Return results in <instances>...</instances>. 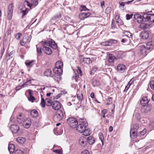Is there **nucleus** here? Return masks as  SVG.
I'll return each mask as SVG.
<instances>
[{
  "label": "nucleus",
  "mask_w": 154,
  "mask_h": 154,
  "mask_svg": "<svg viewBox=\"0 0 154 154\" xmlns=\"http://www.w3.org/2000/svg\"><path fill=\"white\" fill-rule=\"evenodd\" d=\"M53 71L54 74H60L63 72V69H60L55 66L54 69Z\"/></svg>",
  "instance_id": "5701e85b"
},
{
  "label": "nucleus",
  "mask_w": 154,
  "mask_h": 154,
  "mask_svg": "<svg viewBox=\"0 0 154 154\" xmlns=\"http://www.w3.org/2000/svg\"><path fill=\"white\" fill-rule=\"evenodd\" d=\"M149 102L147 97H143L140 100V103L143 106H146Z\"/></svg>",
  "instance_id": "f3484780"
},
{
  "label": "nucleus",
  "mask_w": 154,
  "mask_h": 154,
  "mask_svg": "<svg viewBox=\"0 0 154 154\" xmlns=\"http://www.w3.org/2000/svg\"><path fill=\"white\" fill-rule=\"evenodd\" d=\"M53 78L54 80L57 82L60 81L61 78L60 74H54L53 76Z\"/></svg>",
  "instance_id": "cd10ccee"
},
{
  "label": "nucleus",
  "mask_w": 154,
  "mask_h": 154,
  "mask_svg": "<svg viewBox=\"0 0 154 154\" xmlns=\"http://www.w3.org/2000/svg\"><path fill=\"white\" fill-rule=\"evenodd\" d=\"M133 15L132 14H131V15H129L128 14H127L126 15V19L127 20H129L132 18V17Z\"/></svg>",
  "instance_id": "bf43d9fd"
},
{
  "label": "nucleus",
  "mask_w": 154,
  "mask_h": 154,
  "mask_svg": "<svg viewBox=\"0 0 154 154\" xmlns=\"http://www.w3.org/2000/svg\"><path fill=\"white\" fill-rule=\"evenodd\" d=\"M109 46L111 45L112 44H116L117 43V41L116 40L110 39L107 41Z\"/></svg>",
  "instance_id": "7c9ffc66"
},
{
  "label": "nucleus",
  "mask_w": 154,
  "mask_h": 154,
  "mask_svg": "<svg viewBox=\"0 0 154 154\" xmlns=\"http://www.w3.org/2000/svg\"><path fill=\"white\" fill-rule=\"evenodd\" d=\"M125 37H127L128 38H132V34H131L130 32L128 31H126L125 32Z\"/></svg>",
  "instance_id": "79ce46f5"
},
{
  "label": "nucleus",
  "mask_w": 154,
  "mask_h": 154,
  "mask_svg": "<svg viewBox=\"0 0 154 154\" xmlns=\"http://www.w3.org/2000/svg\"><path fill=\"white\" fill-rule=\"evenodd\" d=\"M107 112V110L105 109L103 110L102 111L101 113L103 118H105V114Z\"/></svg>",
  "instance_id": "603ef678"
},
{
  "label": "nucleus",
  "mask_w": 154,
  "mask_h": 154,
  "mask_svg": "<svg viewBox=\"0 0 154 154\" xmlns=\"http://www.w3.org/2000/svg\"><path fill=\"white\" fill-rule=\"evenodd\" d=\"M30 114L32 117L36 118L38 116V113L36 110L33 109L31 111Z\"/></svg>",
  "instance_id": "bb28decb"
},
{
  "label": "nucleus",
  "mask_w": 154,
  "mask_h": 154,
  "mask_svg": "<svg viewBox=\"0 0 154 154\" xmlns=\"http://www.w3.org/2000/svg\"><path fill=\"white\" fill-rule=\"evenodd\" d=\"M26 119L23 114H20L17 117V121L19 123H23Z\"/></svg>",
  "instance_id": "9b49d317"
},
{
  "label": "nucleus",
  "mask_w": 154,
  "mask_h": 154,
  "mask_svg": "<svg viewBox=\"0 0 154 154\" xmlns=\"http://www.w3.org/2000/svg\"><path fill=\"white\" fill-rule=\"evenodd\" d=\"M81 154H90L89 152L87 150H84L81 153Z\"/></svg>",
  "instance_id": "69168bd1"
},
{
  "label": "nucleus",
  "mask_w": 154,
  "mask_h": 154,
  "mask_svg": "<svg viewBox=\"0 0 154 154\" xmlns=\"http://www.w3.org/2000/svg\"><path fill=\"white\" fill-rule=\"evenodd\" d=\"M10 128L13 133H17L19 131L20 128L18 125L16 124L11 125Z\"/></svg>",
  "instance_id": "ddd939ff"
},
{
  "label": "nucleus",
  "mask_w": 154,
  "mask_h": 154,
  "mask_svg": "<svg viewBox=\"0 0 154 154\" xmlns=\"http://www.w3.org/2000/svg\"><path fill=\"white\" fill-rule=\"evenodd\" d=\"M91 14V13L89 12H82L79 14V17L81 20H84L89 17Z\"/></svg>",
  "instance_id": "f8f14e48"
},
{
  "label": "nucleus",
  "mask_w": 154,
  "mask_h": 154,
  "mask_svg": "<svg viewBox=\"0 0 154 154\" xmlns=\"http://www.w3.org/2000/svg\"><path fill=\"white\" fill-rule=\"evenodd\" d=\"M8 149L11 153H13L15 150L14 145L12 144H9Z\"/></svg>",
  "instance_id": "393cba45"
},
{
  "label": "nucleus",
  "mask_w": 154,
  "mask_h": 154,
  "mask_svg": "<svg viewBox=\"0 0 154 154\" xmlns=\"http://www.w3.org/2000/svg\"><path fill=\"white\" fill-rule=\"evenodd\" d=\"M139 51L138 52L139 56H142L143 57L145 56L147 54V50L148 49L146 46L142 45L138 46Z\"/></svg>",
  "instance_id": "7ed1b4c3"
},
{
  "label": "nucleus",
  "mask_w": 154,
  "mask_h": 154,
  "mask_svg": "<svg viewBox=\"0 0 154 154\" xmlns=\"http://www.w3.org/2000/svg\"><path fill=\"white\" fill-rule=\"evenodd\" d=\"M51 106L53 109L57 110H59V109L61 107L60 103L56 101H54L52 102Z\"/></svg>",
  "instance_id": "4468645a"
},
{
  "label": "nucleus",
  "mask_w": 154,
  "mask_h": 154,
  "mask_svg": "<svg viewBox=\"0 0 154 154\" xmlns=\"http://www.w3.org/2000/svg\"><path fill=\"white\" fill-rule=\"evenodd\" d=\"M33 60L31 61H27L25 62L26 65L27 66H29L31 65V64L33 62Z\"/></svg>",
  "instance_id": "052dcab7"
},
{
  "label": "nucleus",
  "mask_w": 154,
  "mask_h": 154,
  "mask_svg": "<svg viewBox=\"0 0 154 154\" xmlns=\"http://www.w3.org/2000/svg\"><path fill=\"white\" fill-rule=\"evenodd\" d=\"M116 57L113 55L111 54L109 55L108 61L109 63H112L115 59Z\"/></svg>",
  "instance_id": "473e14b6"
},
{
  "label": "nucleus",
  "mask_w": 154,
  "mask_h": 154,
  "mask_svg": "<svg viewBox=\"0 0 154 154\" xmlns=\"http://www.w3.org/2000/svg\"><path fill=\"white\" fill-rule=\"evenodd\" d=\"M138 128V125L137 124H135L133 125V129L131 130H133V131H136Z\"/></svg>",
  "instance_id": "8fccbe9b"
},
{
  "label": "nucleus",
  "mask_w": 154,
  "mask_h": 154,
  "mask_svg": "<svg viewBox=\"0 0 154 154\" xmlns=\"http://www.w3.org/2000/svg\"><path fill=\"white\" fill-rule=\"evenodd\" d=\"M146 47L148 50H152L153 48V46L152 45V42H149L147 43Z\"/></svg>",
  "instance_id": "e433bc0d"
},
{
  "label": "nucleus",
  "mask_w": 154,
  "mask_h": 154,
  "mask_svg": "<svg viewBox=\"0 0 154 154\" xmlns=\"http://www.w3.org/2000/svg\"><path fill=\"white\" fill-rule=\"evenodd\" d=\"M15 154H24V152L20 149L16 150L15 152Z\"/></svg>",
  "instance_id": "3c124183"
},
{
  "label": "nucleus",
  "mask_w": 154,
  "mask_h": 154,
  "mask_svg": "<svg viewBox=\"0 0 154 154\" xmlns=\"http://www.w3.org/2000/svg\"><path fill=\"white\" fill-rule=\"evenodd\" d=\"M21 13L22 14V17L23 18V17L26 15V14L28 13V8H23L22 9H21Z\"/></svg>",
  "instance_id": "4be33fe9"
},
{
  "label": "nucleus",
  "mask_w": 154,
  "mask_h": 154,
  "mask_svg": "<svg viewBox=\"0 0 154 154\" xmlns=\"http://www.w3.org/2000/svg\"><path fill=\"white\" fill-rule=\"evenodd\" d=\"M79 144L82 147L86 146L87 143V138L85 136L80 137L79 140Z\"/></svg>",
  "instance_id": "9d476101"
},
{
  "label": "nucleus",
  "mask_w": 154,
  "mask_h": 154,
  "mask_svg": "<svg viewBox=\"0 0 154 154\" xmlns=\"http://www.w3.org/2000/svg\"><path fill=\"white\" fill-rule=\"evenodd\" d=\"M131 40H132V38L125 36V38L122 39L121 42L122 43H125L126 45H128L131 43Z\"/></svg>",
  "instance_id": "aec40b11"
},
{
  "label": "nucleus",
  "mask_w": 154,
  "mask_h": 154,
  "mask_svg": "<svg viewBox=\"0 0 154 154\" xmlns=\"http://www.w3.org/2000/svg\"><path fill=\"white\" fill-rule=\"evenodd\" d=\"M134 78H132V79H131L130 81L129 82L128 84V85H129V86H131L133 82L134 81Z\"/></svg>",
  "instance_id": "680f3d73"
},
{
  "label": "nucleus",
  "mask_w": 154,
  "mask_h": 154,
  "mask_svg": "<svg viewBox=\"0 0 154 154\" xmlns=\"http://www.w3.org/2000/svg\"><path fill=\"white\" fill-rule=\"evenodd\" d=\"M53 152L56 153L61 154V151L60 149H56L53 150Z\"/></svg>",
  "instance_id": "0e129e2a"
},
{
  "label": "nucleus",
  "mask_w": 154,
  "mask_h": 154,
  "mask_svg": "<svg viewBox=\"0 0 154 154\" xmlns=\"http://www.w3.org/2000/svg\"><path fill=\"white\" fill-rule=\"evenodd\" d=\"M23 88L22 86V85L21 86H19L16 87V89L17 91H18Z\"/></svg>",
  "instance_id": "774afa93"
},
{
  "label": "nucleus",
  "mask_w": 154,
  "mask_h": 154,
  "mask_svg": "<svg viewBox=\"0 0 154 154\" xmlns=\"http://www.w3.org/2000/svg\"><path fill=\"white\" fill-rule=\"evenodd\" d=\"M111 26L112 28H114L115 27V21L113 19L112 20V21Z\"/></svg>",
  "instance_id": "338daca9"
},
{
  "label": "nucleus",
  "mask_w": 154,
  "mask_h": 154,
  "mask_svg": "<svg viewBox=\"0 0 154 154\" xmlns=\"http://www.w3.org/2000/svg\"><path fill=\"white\" fill-rule=\"evenodd\" d=\"M17 141L18 143L23 144L25 141V139L23 137H19L17 138Z\"/></svg>",
  "instance_id": "72a5a7b5"
},
{
  "label": "nucleus",
  "mask_w": 154,
  "mask_h": 154,
  "mask_svg": "<svg viewBox=\"0 0 154 154\" xmlns=\"http://www.w3.org/2000/svg\"><path fill=\"white\" fill-rule=\"evenodd\" d=\"M82 133H83V134L85 136H87L89 135L91 133V131L89 129H85L84 131Z\"/></svg>",
  "instance_id": "c9c22d12"
},
{
  "label": "nucleus",
  "mask_w": 154,
  "mask_h": 154,
  "mask_svg": "<svg viewBox=\"0 0 154 154\" xmlns=\"http://www.w3.org/2000/svg\"><path fill=\"white\" fill-rule=\"evenodd\" d=\"M74 75L72 77V79L73 80H75L76 82H77L78 79L79 77V74L80 75H82V72L80 68L78 67V69L73 70Z\"/></svg>",
  "instance_id": "39448f33"
},
{
  "label": "nucleus",
  "mask_w": 154,
  "mask_h": 154,
  "mask_svg": "<svg viewBox=\"0 0 154 154\" xmlns=\"http://www.w3.org/2000/svg\"><path fill=\"white\" fill-rule=\"evenodd\" d=\"M63 66V63L60 61H57L55 64V66L59 68L60 69H62Z\"/></svg>",
  "instance_id": "c756f323"
},
{
  "label": "nucleus",
  "mask_w": 154,
  "mask_h": 154,
  "mask_svg": "<svg viewBox=\"0 0 154 154\" xmlns=\"http://www.w3.org/2000/svg\"><path fill=\"white\" fill-rule=\"evenodd\" d=\"M53 71L54 74H60L63 72V69H60L55 66L54 69Z\"/></svg>",
  "instance_id": "b1692460"
},
{
  "label": "nucleus",
  "mask_w": 154,
  "mask_h": 154,
  "mask_svg": "<svg viewBox=\"0 0 154 154\" xmlns=\"http://www.w3.org/2000/svg\"><path fill=\"white\" fill-rule=\"evenodd\" d=\"M67 122L70 126L72 128H75L78 123L77 120L74 117L69 118L67 119Z\"/></svg>",
  "instance_id": "0eeeda50"
},
{
  "label": "nucleus",
  "mask_w": 154,
  "mask_h": 154,
  "mask_svg": "<svg viewBox=\"0 0 154 154\" xmlns=\"http://www.w3.org/2000/svg\"><path fill=\"white\" fill-rule=\"evenodd\" d=\"M42 42V45L43 46V50H44L46 54L48 55L52 54V51L50 48L46 47V46H50L55 49L57 48V45L56 44L55 41L51 39H49L45 41Z\"/></svg>",
  "instance_id": "f257e3e1"
},
{
  "label": "nucleus",
  "mask_w": 154,
  "mask_h": 154,
  "mask_svg": "<svg viewBox=\"0 0 154 154\" xmlns=\"http://www.w3.org/2000/svg\"><path fill=\"white\" fill-rule=\"evenodd\" d=\"M149 34L147 32L143 31L140 34L141 38L143 39H146L147 38Z\"/></svg>",
  "instance_id": "412c9836"
},
{
  "label": "nucleus",
  "mask_w": 154,
  "mask_h": 154,
  "mask_svg": "<svg viewBox=\"0 0 154 154\" xmlns=\"http://www.w3.org/2000/svg\"><path fill=\"white\" fill-rule=\"evenodd\" d=\"M13 8L14 6L12 4H10L8 5L7 17V18L8 20H10L12 18Z\"/></svg>",
  "instance_id": "1a4fd4ad"
},
{
  "label": "nucleus",
  "mask_w": 154,
  "mask_h": 154,
  "mask_svg": "<svg viewBox=\"0 0 154 154\" xmlns=\"http://www.w3.org/2000/svg\"><path fill=\"white\" fill-rule=\"evenodd\" d=\"M29 97L28 98L29 100V101L33 102L34 100H35V99L34 97L32 95L31 93L30 92H29Z\"/></svg>",
  "instance_id": "a18cd8bd"
},
{
  "label": "nucleus",
  "mask_w": 154,
  "mask_h": 154,
  "mask_svg": "<svg viewBox=\"0 0 154 154\" xmlns=\"http://www.w3.org/2000/svg\"><path fill=\"white\" fill-rule=\"evenodd\" d=\"M31 83V80H29L27 81L26 82H25L22 85V86L23 87H26L27 85H28Z\"/></svg>",
  "instance_id": "de8ad7c7"
},
{
  "label": "nucleus",
  "mask_w": 154,
  "mask_h": 154,
  "mask_svg": "<svg viewBox=\"0 0 154 154\" xmlns=\"http://www.w3.org/2000/svg\"><path fill=\"white\" fill-rule=\"evenodd\" d=\"M150 86L151 88L154 90V81H151L150 82Z\"/></svg>",
  "instance_id": "13d9d810"
},
{
  "label": "nucleus",
  "mask_w": 154,
  "mask_h": 154,
  "mask_svg": "<svg viewBox=\"0 0 154 154\" xmlns=\"http://www.w3.org/2000/svg\"><path fill=\"white\" fill-rule=\"evenodd\" d=\"M147 131V130L146 129H144L142 131H140V136H143L145 134Z\"/></svg>",
  "instance_id": "6e6d98bb"
},
{
  "label": "nucleus",
  "mask_w": 154,
  "mask_h": 154,
  "mask_svg": "<svg viewBox=\"0 0 154 154\" xmlns=\"http://www.w3.org/2000/svg\"><path fill=\"white\" fill-rule=\"evenodd\" d=\"M45 101L46 104L47 106H50L52 105V101L50 99H46Z\"/></svg>",
  "instance_id": "ea45409f"
},
{
  "label": "nucleus",
  "mask_w": 154,
  "mask_h": 154,
  "mask_svg": "<svg viewBox=\"0 0 154 154\" xmlns=\"http://www.w3.org/2000/svg\"><path fill=\"white\" fill-rule=\"evenodd\" d=\"M100 84V81L97 80H94L92 82V85L94 87L98 86Z\"/></svg>",
  "instance_id": "f704fd0d"
},
{
  "label": "nucleus",
  "mask_w": 154,
  "mask_h": 154,
  "mask_svg": "<svg viewBox=\"0 0 154 154\" xmlns=\"http://www.w3.org/2000/svg\"><path fill=\"white\" fill-rule=\"evenodd\" d=\"M115 19L116 20V22L118 25L122 24L123 23L120 19L119 18V16H116L115 17Z\"/></svg>",
  "instance_id": "2f4dec72"
},
{
  "label": "nucleus",
  "mask_w": 154,
  "mask_h": 154,
  "mask_svg": "<svg viewBox=\"0 0 154 154\" xmlns=\"http://www.w3.org/2000/svg\"><path fill=\"white\" fill-rule=\"evenodd\" d=\"M22 36V34L20 33H18L16 34L15 35L16 38L17 40H19L21 38Z\"/></svg>",
  "instance_id": "5fc2aeb1"
},
{
  "label": "nucleus",
  "mask_w": 154,
  "mask_h": 154,
  "mask_svg": "<svg viewBox=\"0 0 154 154\" xmlns=\"http://www.w3.org/2000/svg\"><path fill=\"white\" fill-rule=\"evenodd\" d=\"M65 114V112L63 110H58L56 112L54 118L57 121H60L63 119Z\"/></svg>",
  "instance_id": "423d86ee"
},
{
  "label": "nucleus",
  "mask_w": 154,
  "mask_h": 154,
  "mask_svg": "<svg viewBox=\"0 0 154 154\" xmlns=\"http://www.w3.org/2000/svg\"><path fill=\"white\" fill-rule=\"evenodd\" d=\"M23 123L24 127L26 128H28L30 127L31 124V119L30 118H27L25 120V121H24Z\"/></svg>",
  "instance_id": "2eb2a0df"
},
{
  "label": "nucleus",
  "mask_w": 154,
  "mask_h": 154,
  "mask_svg": "<svg viewBox=\"0 0 154 154\" xmlns=\"http://www.w3.org/2000/svg\"><path fill=\"white\" fill-rule=\"evenodd\" d=\"M99 137L101 140L102 145H103L104 143V136L103 134L100 132L99 134Z\"/></svg>",
  "instance_id": "58836bf2"
},
{
  "label": "nucleus",
  "mask_w": 154,
  "mask_h": 154,
  "mask_svg": "<svg viewBox=\"0 0 154 154\" xmlns=\"http://www.w3.org/2000/svg\"><path fill=\"white\" fill-rule=\"evenodd\" d=\"M31 35L25 33L22 40L20 41V45L22 46H24L27 43H29L31 39Z\"/></svg>",
  "instance_id": "20e7f679"
},
{
  "label": "nucleus",
  "mask_w": 154,
  "mask_h": 154,
  "mask_svg": "<svg viewBox=\"0 0 154 154\" xmlns=\"http://www.w3.org/2000/svg\"><path fill=\"white\" fill-rule=\"evenodd\" d=\"M51 74V70L50 69H47L44 72V75L47 76H50Z\"/></svg>",
  "instance_id": "4c0bfd02"
},
{
  "label": "nucleus",
  "mask_w": 154,
  "mask_h": 154,
  "mask_svg": "<svg viewBox=\"0 0 154 154\" xmlns=\"http://www.w3.org/2000/svg\"><path fill=\"white\" fill-rule=\"evenodd\" d=\"M41 106L43 107H44L45 106V105L46 104L45 101V100L43 98H42L41 99V102L40 103Z\"/></svg>",
  "instance_id": "09e8293b"
},
{
  "label": "nucleus",
  "mask_w": 154,
  "mask_h": 154,
  "mask_svg": "<svg viewBox=\"0 0 154 154\" xmlns=\"http://www.w3.org/2000/svg\"><path fill=\"white\" fill-rule=\"evenodd\" d=\"M106 101L107 102V104H110L112 103V99L111 97H109L108 99H107Z\"/></svg>",
  "instance_id": "864d4df0"
},
{
  "label": "nucleus",
  "mask_w": 154,
  "mask_h": 154,
  "mask_svg": "<svg viewBox=\"0 0 154 154\" xmlns=\"http://www.w3.org/2000/svg\"><path fill=\"white\" fill-rule=\"evenodd\" d=\"M61 17V14L59 13V14H58L57 15H56L55 16L53 17L51 19V21H52V20H57V19L60 18Z\"/></svg>",
  "instance_id": "37998d69"
},
{
  "label": "nucleus",
  "mask_w": 154,
  "mask_h": 154,
  "mask_svg": "<svg viewBox=\"0 0 154 154\" xmlns=\"http://www.w3.org/2000/svg\"><path fill=\"white\" fill-rule=\"evenodd\" d=\"M87 142L90 145L93 144L95 142V139L92 136H90L87 138Z\"/></svg>",
  "instance_id": "a878e982"
},
{
  "label": "nucleus",
  "mask_w": 154,
  "mask_h": 154,
  "mask_svg": "<svg viewBox=\"0 0 154 154\" xmlns=\"http://www.w3.org/2000/svg\"><path fill=\"white\" fill-rule=\"evenodd\" d=\"M150 25L146 23H142L140 25L139 27L140 28L144 30L149 28Z\"/></svg>",
  "instance_id": "6ab92c4d"
},
{
  "label": "nucleus",
  "mask_w": 154,
  "mask_h": 154,
  "mask_svg": "<svg viewBox=\"0 0 154 154\" xmlns=\"http://www.w3.org/2000/svg\"><path fill=\"white\" fill-rule=\"evenodd\" d=\"M134 19L136 20L138 23H140L142 21H143V18L142 17L140 14H135L134 15Z\"/></svg>",
  "instance_id": "dca6fc26"
},
{
  "label": "nucleus",
  "mask_w": 154,
  "mask_h": 154,
  "mask_svg": "<svg viewBox=\"0 0 154 154\" xmlns=\"http://www.w3.org/2000/svg\"><path fill=\"white\" fill-rule=\"evenodd\" d=\"M36 46L37 48L36 51L37 52V56H40L41 55L42 52V48H38L37 47V45H36Z\"/></svg>",
  "instance_id": "49530a36"
},
{
  "label": "nucleus",
  "mask_w": 154,
  "mask_h": 154,
  "mask_svg": "<svg viewBox=\"0 0 154 154\" xmlns=\"http://www.w3.org/2000/svg\"><path fill=\"white\" fill-rule=\"evenodd\" d=\"M154 17V14L147 13L144 14L143 15V21L152 22Z\"/></svg>",
  "instance_id": "6e6552de"
},
{
  "label": "nucleus",
  "mask_w": 154,
  "mask_h": 154,
  "mask_svg": "<svg viewBox=\"0 0 154 154\" xmlns=\"http://www.w3.org/2000/svg\"><path fill=\"white\" fill-rule=\"evenodd\" d=\"M135 131H133V130H131L130 131V136L132 139L135 138L137 136V133L135 132Z\"/></svg>",
  "instance_id": "c85d7f7f"
},
{
  "label": "nucleus",
  "mask_w": 154,
  "mask_h": 154,
  "mask_svg": "<svg viewBox=\"0 0 154 154\" xmlns=\"http://www.w3.org/2000/svg\"><path fill=\"white\" fill-rule=\"evenodd\" d=\"M83 97V95L82 94H78L77 95V98L79 100H81Z\"/></svg>",
  "instance_id": "e2e57ef3"
},
{
  "label": "nucleus",
  "mask_w": 154,
  "mask_h": 154,
  "mask_svg": "<svg viewBox=\"0 0 154 154\" xmlns=\"http://www.w3.org/2000/svg\"><path fill=\"white\" fill-rule=\"evenodd\" d=\"M100 44L102 46H109V45L108 44V42L107 41L101 42Z\"/></svg>",
  "instance_id": "4d7b16f0"
},
{
  "label": "nucleus",
  "mask_w": 154,
  "mask_h": 154,
  "mask_svg": "<svg viewBox=\"0 0 154 154\" xmlns=\"http://www.w3.org/2000/svg\"><path fill=\"white\" fill-rule=\"evenodd\" d=\"M80 11H89V9L87 8L84 5H81L80 7Z\"/></svg>",
  "instance_id": "a19ab883"
},
{
  "label": "nucleus",
  "mask_w": 154,
  "mask_h": 154,
  "mask_svg": "<svg viewBox=\"0 0 154 154\" xmlns=\"http://www.w3.org/2000/svg\"><path fill=\"white\" fill-rule=\"evenodd\" d=\"M79 124L77 126L76 129L78 132L82 133L86 128L88 123L85 119H80L79 120Z\"/></svg>",
  "instance_id": "f03ea898"
},
{
  "label": "nucleus",
  "mask_w": 154,
  "mask_h": 154,
  "mask_svg": "<svg viewBox=\"0 0 154 154\" xmlns=\"http://www.w3.org/2000/svg\"><path fill=\"white\" fill-rule=\"evenodd\" d=\"M83 62L88 64L90 63V59L89 58H85L83 59Z\"/></svg>",
  "instance_id": "c03bdc74"
},
{
  "label": "nucleus",
  "mask_w": 154,
  "mask_h": 154,
  "mask_svg": "<svg viewBox=\"0 0 154 154\" xmlns=\"http://www.w3.org/2000/svg\"><path fill=\"white\" fill-rule=\"evenodd\" d=\"M125 69V66L122 64H120L118 66L117 69L120 72H123Z\"/></svg>",
  "instance_id": "a211bd4d"
}]
</instances>
